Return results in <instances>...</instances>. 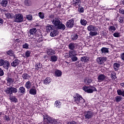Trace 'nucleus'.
Instances as JSON below:
<instances>
[{
    "label": "nucleus",
    "mask_w": 124,
    "mask_h": 124,
    "mask_svg": "<svg viewBox=\"0 0 124 124\" xmlns=\"http://www.w3.org/2000/svg\"><path fill=\"white\" fill-rule=\"evenodd\" d=\"M44 124H62V122L58 119H54L49 115H46L44 117Z\"/></svg>",
    "instance_id": "f257e3e1"
},
{
    "label": "nucleus",
    "mask_w": 124,
    "mask_h": 124,
    "mask_svg": "<svg viewBox=\"0 0 124 124\" xmlns=\"http://www.w3.org/2000/svg\"><path fill=\"white\" fill-rule=\"evenodd\" d=\"M82 90L87 93H93V92L97 91L96 88L93 86H84L82 87Z\"/></svg>",
    "instance_id": "f03ea898"
},
{
    "label": "nucleus",
    "mask_w": 124,
    "mask_h": 124,
    "mask_svg": "<svg viewBox=\"0 0 124 124\" xmlns=\"http://www.w3.org/2000/svg\"><path fill=\"white\" fill-rule=\"evenodd\" d=\"M0 66H3L5 69H8L10 67V63L7 60L0 59Z\"/></svg>",
    "instance_id": "7ed1b4c3"
},
{
    "label": "nucleus",
    "mask_w": 124,
    "mask_h": 124,
    "mask_svg": "<svg viewBox=\"0 0 124 124\" xmlns=\"http://www.w3.org/2000/svg\"><path fill=\"white\" fill-rule=\"evenodd\" d=\"M7 94L11 95L12 93H18V89L14 87H9L4 91Z\"/></svg>",
    "instance_id": "20e7f679"
},
{
    "label": "nucleus",
    "mask_w": 124,
    "mask_h": 124,
    "mask_svg": "<svg viewBox=\"0 0 124 124\" xmlns=\"http://www.w3.org/2000/svg\"><path fill=\"white\" fill-rule=\"evenodd\" d=\"M31 39H34L38 43L43 41V38L41 37V32L39 31L38 34H36L35 36H31Z\"/></svg>",
    "instance_id": "39448f33"
},
{
    "label": "nucleus",
    "mask_w": 124,
    "mask_h": 124,
    "mask_svg": "<svg viewBox=\"0 0 124 124\" xmlns=\"http://www.w3.org/2000/svg\"><path fill=\"white\" fill-rule=\"evenodd\" d=\"M74 101H75V102H77V103H78V102L83 103V102H85V100H84L83 97H82V96L77 93L76 96H74Z\"/></svg>",
    "instance_id": "423d86ee"
},
{
    "label": "nucleus",
    "mask_w": 124,
    "mask_h": 124,
    "mask_svg": "<svg viewBox=\"0 0 124 124\" xmlns=\"http://www.w3.org/2000/svg\"><path fill=\"white\" fill-rule=\"evenodd\" d=\"M15 21L16 23H22L24 19H23V15L17 14L15 16Z\"/></svg>",
    "instance_id": "0eeeda50"
},
{
    "label": "nucleus",
    "mask_w": 124,
    "mask_h": 124,
    "mask_svg": "<svg viewBox=\"0 0 124 124\" xmlns=\"http://www.w3.org/2000/svg\"><path fill=\"white\" fill-rule=\"evenodd\" d=\"M74 19H71L66 21L65 26L67 29H72L74 27Z\"/></svg>",
    "instance_id": "6e6552de"
},
{
    "label": "nucleus",
    "mask_w": 124,
    "mask_h": 124,
    "mask_svg": "<svg viewBox=\"0 0 124 124\" xmlns=\"http://www.w3.org/2000/svg\"><path fill=\"white\" fill-rule=\"evenodd\" d=\"M84 117L85 120H90L93 117V112L89 110L86 111L84 112Z\"/></svg>",
    "instance_id": "1a4fd4ad"
},
{
    "label": "nucleus",
    "mask_w": 124,
    "mask_h": 124,
    "mask_svg": "<svg viewBox=\"0 0 124 124\" xmlns=\"http://www.w3.org/2000/svg\"><path fill=\"white\" fill-rule=\"evenodd\" d=\"M29 33L31 39V36H35L36 34L39 33V31H37L36 28H32L30 30Z\"/></svg>",
    "instance_id": "9d476101"
},
{
    "label": "nucleus",
    "mask_w": 124,
    "mask_h": 124,
    "mask_svg": "<svg viewBox=\"0 0 124 124\" xmlns=\"http://www.w3.org/2000/svg\"><path fill=\"white\" fill-rule=\"evenodd\" d=\"M77 46H78V45H77V43L71 42L70 44H69L68 47L70 50H75V49L77 48Z\"/></svg>",
    "instance_id": "9b49d317"
},
{
    "label": "nucleus",
    "mask_w": 124,
    "mask_h": 124,
    "mask_svg": "<svg viewBox=\"0 0 124 124\" xmlns=\"http://www.w3.org/2000/svg\"><path fill=\"white\" fill-rule=\"evenodd\" d=\"M107 58L106 57H101L97 58V62L98 64H103L104 62H106Z\"/></svg>",
    "instance_id": "f8f14e48"
},
{
    "label": "nucleus",
    "mask_w": 124,
    "mask_h": 124,
    "mask_svg": "<svg viewBox=\"0 0 124 124\" xmlns=\"http://www.w3.org/2000/svg\"><path fill=\"white\" fill-rule=\"evenodd\" d=\"M81 3H82L81 0H73V5L76 8L80 7L81 6Z\"/></svg>",
    "instance_id": "ddd939ff"
},
{
    "label": "nucleus",
    "mask_w": 124,
    "mask_h": 124,
    "mask_svg": "<svg viewBox=\"0 0 124 124\" xmlns=\"http://www.w3.org/2000/svg\"><path fill=\"white\" fill-rule=\"evenodd\" d=\"M52 24L55 26L58 27L61 23V20L59 18H54L51 20Z\"/></svg>",
    "instance_id": "4468645a"
},
{
    "label": "nucleus",
    "mask_w": 124,
    "mask_h": 124,
    "mask_svg": "<svg viewBox=\"0 0 124 124\" xmlns=\"http://www.w3.org/2000/svg\"><path fill=\"white\" fill-rule=\"evenodd\" d=\"M42 68V64L40 62L36 63L35 64V70H38L39 71H41V69Z\"/></svg>",
    "instance_id": "2eb2a0df"
},
{
    "label": "nucleus",
    "mask_w": 124,
    "mask_h": 124,
    "mask_svg": "<svg viewBox=\"0 0 124 124\" xmlns=\"http://www.w3.org/2000/svg\"><path fill=\"white\" fill-rule=\"evenodd\" d=\"M96 29V26H93V25H90L87 27V30L89 31H95Z\"/></svg>",
    "instance_id": "dca6fc26"
},
{
    "label": "nucleus",
    "mask_w": 124,
    "mask_h": 124,
    "mask_svg": "<svg viewBox=\"0 0 124 124\" xmlns=\"http://www.w3.org/2000/svg\"><path fill=\"white\" fill-rule=\"evenodd\" d=\"M19 60L15 59L11 63V65L13 67H16L19 64Z\"/></svg>",
    "instance_id": "f3484780"
},
{
    "label": "nucleus",
    "mask_w": 124,
    "mask_h": 124,
    "mask_svg": "<svg viewBox=\"0 0 124 124\" xmlns=\"http://www.w3.org/2000/svg\"><path fill=\"white\" fill-rule=\"evenodd\" d=\"M69 58H72L75 56H77V51L76 50H70L69 51Z\"/></svg>",
    "instance_id": "a211bd4d"
},
{
    "label": "nucleus",
    "mask_w": 124,
    "mask_h": 124,
    "mask_svg": "<svg viewBox=\"0 0 124 124\" xmlns=\"http://www.w3.org/2000/svg\"><path fill=\"white\" fill-rule=\"evenodd\" d=\"M118 21L120 24H124V17L123 16H120L119 15L117 16Z\"/></svg>",
    "instance_id": "6ab92c4d"
},
{
    "label": "nucleus",
    "mask_w": 124,
    "mask_h": 124,
    "mask_svg": "<svg viewBox=\"0 0 124 124\" xmlns=\"http://www.w3.org/2000/svg\"><path fill=\"white\" fill-rule=\"evenodd\" d=\"M47 54L48 56H53V55H55V54H56V51L51 48H49L47 49Z\"/></svg>",
    "instance_id": "aec40b11"
},
{
    "label": "nucleus",
    "mask_w": 124,
    "mask_h": 124,
    "mask_svg": "<svg viewBox=\"0 0 124 124\" xmlns=\"http://www.w3.org/2000/svg\"><path fill=\"white\" fill-rule=\"evenodd\" d=\"M54 74L56 77H61L62 74V72L61 70L57 69L55 70Z\"/></svg>",
    "instance_id": "412c9836"
},
{
    "label": "nucleus",
    "mask_w": 124,
    "mask_h": 124,
    "mask_svg": "<svg viewBox=\"0 0 124 124\" xmlns=\"http://www.w3.org/2000/svg\"><path fill=\"white\" fill-rule=\"evenodd\" d=\"M18 93L22 94L26 93V89L25 88V87L23 86L19 87L18 89Z\"/></svg>",
    "instance_id": "4be33fe9"
},
{
    "label": "nucleus",
    "mask_w": 124,
    "mask_h": 124,
    "mask_svg": "<svg viewBox=\"0 0 124 124\" xmlns=\"http://www.w3.org/2000/svg\"><path fill=\"white\" fill-rule=\"evenodd\" d=\"M46 32H50L53 31V25L48 24L47 26L46 27Z\"/></svg>",
    "instance_id": "5701e85b"
},
{
    "label": "nucleus",
    "mask_w": 124,
    "mask_h": 124,
    "mask_svg": "<svg viewBox=\"0 0 124 124\" xmlns=\"http://www.w3.org/2000/svg\"><path fill=\"white\" fill-rule=\"evenodd\" d=\"M0 4L3 7H6L8 5V1L7 0H2L0 2Z\"/></svg>",
    "instance_id": "b1692460"
},
{
    "label": "nucleus",
    "mask_w": 124,
    "mask_h": 124,
    "mask_svg": "<svg viewBox=\"0 0 124 124\" xmlns=\"http://www.w3.org/2000/svg\"><path fill=\"white\" fill-rule=\"evenodd\" d=\"M80 61L83 62H88L90 61V58L87 56H83L81 58Z\"/></svg>",
    "instance_id": "393cba45"
},
{
    "label": "nucleus",
    "mask_w": 124,
    "mask_h": 124,
    "mask_svg": "<svg viewBox=\"0 0 124 124\" xmlns=\"http://www.w3.org/2000/svg\"><path fill=\"white\" fill-rule=\"evenodd\" d=\"M7 55L10 57H13L14 56L15 52L12 49H10L6 52Z\"/></svg>",
    "instance_id": "a878e982"
},
{
    "label": "nucleus",
    "mask_w": 124,
    "mask_h": 124,
    "mask_svg": "<svg viewBox=\"0 0 124 124\" xmlns=\"http://www.w3.org/2000/svg\"><path fill=\"white\" fill-rule=\"evenodd\" d=\"M57 28L59 30H62V31H64L65 30V25L62 23H60L58 26Z\"/></svg>",
    "instance_id": "bb28decb"
},
{
    "label": "nucleus",
    "mask_w": 124,
    "mask_h": 124,
    "mask_svg": "<svg viewBox=\"0 0 124 124\" xmlns=\"http://www.w3.org/2000/svg\"><path fill=\"white\" fill-rule=\"evenodd\" d=\"M80 23L81 26H87V24H88V21L85 19H81L80 20Z\"/></svg>",
    "instance_id": "cd10ccee"
},
{
    "label": "nucleus",
    "mask_w": 124,
    "mask_h": 124,
    "mask_svg": "<svg viewBox=\"0 0 124 124\" xmlns=\"http://www.w3.org/2000/svg\"><path fill=\"white\" fill-rule=\"evenodd\" d=\"M78 35L77 34H73L71 36V39L73 41H74L75 40H77L78 39Z\"/></svg>",
    "instance_id": "c85d7f7f"
},
{
    "label": "nucleus",
    "mask_w": 124,
    "mask_h": 124,
    "mask_svg": "<svg viewBox=\"0 0 124 124\" xmlns=\"http://www.w3.org/2000/svg\"><path fill=\"white\" fill-rule=\"evenodd\" d=\"M32 2H31V0H24V4L26 6H31Z\"/></svg>",
    "instance_id": "c756f323"
},
{
    "label": "nucleus",
    "mask_w": 124,
    "mask_h": 124,
    "mask_svg": "<svg viewBox=\"0 0 124 124\" xmlns=\"http://www.w3.org/2000/svg\"><path fill=\"white\" fill-rule=\"evenodd\" d=\"M50 62H57L58 61V56L56 55H52L50 56Z\"/></svg>",
    "instance_id": "7c9ffc66"
},
{
    "label": "nucleus",
    "mask_w": 124,
    "mask_h": 124,
    "mask_svg": "<svg viewBox=\"0 0 124 124\" xmlns=\"http://www.w3.org/2000/svg\"><path fill=\"white\" fill-rule=\"evenodd\" d=\"M113 66H114V69L115 70V71H117L118 70L119 67L121 66V64H120L118 63L115 62L113 64Z\"/></svg>",
    "instance_id": "2f4dec72"
},
{
    "label": "nucleus",
    "mask_w": 124,
    "mask_h": 124,
    "mask_svg": "<svg viewBox=\"0 0 124 124\" xmlns=\"http://www.w3.org/2000/svg\"><path fill=\"white\" fill-rule=\"evenodd\" d=\"M29 93L33 95H35L36 94V89H35V88H32L30 89L29 91Z\"/></svg>",
    "instance_id": "473e14b6"
},
{
    "label": "nucleus",
    "mask_w": 124,
    "mask_h": 124,
    "mask_svg": "<svg viewBox=\"0 0 124 124\" xmlns=\"http://www.w3.org/2000/svg\"><path fill=\"white\" fill-rule=\"evenodd\" d=\"M101 52L102 54H105L106 53H108V52H109V50H108V48L102 47L101 49Z\"/></svg>",
    "instance_id": "72a5a7b5"
},
{
    "label": "nucleus",
    "mask_w": 124,
    "mask_h": 124,
    "mask_svg": "<svg viewBox=\"0 0 124 124\" xmlns=\"http://www.w3.org/2000/svg\"><path fill=\"white\" fill-rule=\"evenodd\" d=\"M116 30H117V29H116V27L114 26H110L108 27L109 31H111V32H114Z\"/></svg>",
    "instance_id": "f704fd0d"
},
{
    "label": "nucleus",
    "mask_w": 124,
    "mask_h": 124,
    "mask_svg": "<svg viewBox=\"0 0 124 124\" xmlns=\"http://www.w3.org/2000/svg\"><path fill=\"white\" fill-rule=\"evenodd\" d=\"M50 36L54 37V36H57V35H58V31H57L53 30V31L50 32Z\"/></svg>",
    "instance_id": "c9c22d12"
},
{
    "label": "nucleus",
    "mask_w": 124,
    "mask_h": 124,
    "mask_svg": "<svg viewBox=\"0 0 124 124\" xmlns=\"http://www.w3.org/2000/svg\"><path fill=\"white\" fill-rule=\"evenodd\" d=\"M61 102L59 101H56L55 103V106L56 108H61Z\"/></svg>",
    "instance_id": "e433bc0d"
},
{
    "label": "nucleus",
    "mask_w": 124,
    "mask_h": 124,
    "mask_svg": "<svg viewBox=\"0 0 124 124\" xmlns=\"http://www.w3.org/2000/svg\"><path fill=\"white\" fill-rule=\"evenodd\" d=\"M31 84L30 81H27L26 83L25 84V87L27 88L28 90H29V89H31Z\"/></svg>",
    "instance_id": "4c0bfd02"
},
{
    "label": "nucleus",
    "mask_w": 124,
    "mask_h": 124,
    "mask_svg": "<svg viewBox=\"0 0 124 124\" xmlns=\"http://www.w3.org/2000/svg\"><path fill=\"white\" fill-rule=\"evenodd\" d=\"M117 92L118 95H122V96L124 97V91H123L121 90H118Z\"/></svg>",
    "instance_id": "58836bf2"
},
{
    "label": "nucleus",
    "mask_w": 124,
    "mask_h": 124,
    "mask_svg": "<svg viewBox=\"0 0 124 124\" xmlns=\"http://www.w3.org/2000/svg\"><path fill=\"white\" fill-rule=\"evenodd\" d=\"M10 99L13 102H17V101H18V99H17V98L15 96L10 97Z\"/></svg>",
    "instance_id": "ea45409f"
},
{
    "label": "nucleus",
    "mask_w": 124,
    "mask_h": 124,
    "mask_svg": "<svg viewBox=\"0 0 124 124\" xmlns=\"http://www.w3.org/2000/svg\"><path fill=\"white\" fill-rule=\"evenodd\" d=\"M26 18L28 20V21H31L32 20V15H27L26 16Z\"/></svg>",
    "instance_id": "a19ab883"
},
{
    "label": "nucleus",
    "mask_w": 124,
    "mask_h": 124,
    "mask_svg": "<svg viewBox=\"0 0 124 124\" xmlns=\"http://www.w3.org/2000/svg\"><path fill=\"white\" fill-rule=\"evenodd\" d=\"M51 79H50V78H46L45 80H44V84H45L46 85H47V84H49L50 82H51Z\"/></svg>",
    "instance_id": "79ce46f5"
},
{
    "label": "nucleus",
    "mask_w": 124,
    "mask_h": 124,
    "mask_svg": "<svg viewBox=\"0 0 124 124\" xmlns=\"http://www.w3.org/2000/svg\"><path fill=\"white\" fill-rule=\"evenodd\" d=\"M89 34L91 36H95V35H97V34H98V33H97V32H95L94 31H91L89 33Z\"/></svg>",
    "instance_id": "37998d69"
},
{
    "label": "nucleus",
    "mask_w": 124,
    "mask_h": 124,
    "mask_svg": "<svg viewBox=\"0 0 124 124\" xmlns=\"http://www.w3.org/2000/svg\"><path fill=\"white\" fill-rule=\"evenodd\" d=\"M5 16L8 19H10V18H12V16L11 15V14H10V13H5Z\"/></svg>",
    "instance_id": "c03bdc74"
},
{
    "label": "nucleus",
    "mask_w": 124,
    "mask_h": 124,
    "mask_svg": "<svg viewBox=\"0 0 124 124\" xmlns=\"http://www.w3.org/2000/svg\"><path fill=\"white\" fill-rule=\"evenodd\" d=\"M122 99V97H121V96H117L116 97H115V100L116 102H120V101H121Z\"/></svg>",
    "instance_id": "a18cd8bd"
},
{
    "label": "nucleus",
    "mask_w": 124,
    "mask_h": 124,
    "mask_svg": "<svg viewBox=\"0 0 124 124\" xmlns=\"http://www.w3.org/2000/svg\"><path fill=\"white\" fill-rule=\"evenodd\" d=\"M38 16L41 19H44V13H42V12H39L38 13Z\"/></svg>",
    "instance_id": "49530a36"
},
{
    "label": "nucleus",
    "mask_w": 124,
    "mask_h": 124,
    "mask_svg": "<svg viewBox=\"0 0 124 124\" xmlns=\"http://www.w3.org/2000/svg\"><path fill=\"white\" fill-rule=\"evenodd\" d=\"M22 78H31V75L25 73L22 75Z\"/></svg>",
    "instance_id": "de8ad7c7"
},
{
    "label": "nucleus",
    "mask_w": 124,
    "mask_h": 124,
    "mask_svg": "<svg viewBox=\"0 0 124 124\" xmlns=\"http://www.w3.org/2000/svg\"><path fill=\"white\" fill-rule=\"evenodd\" d=\"M92 79H85L84 80V83H85V84H86V85H89V84H91V83H92Z\"/></svg>",
    "instance_id": "09e8293b"
},
{
    "label": "nucleus",
    "mask_w": 124,
    "mask_h": 124,
    "mask_svg": "<svg viewBox=\"0 0 124 124\" xmlns=\"http://www.w3.org/2000/svg\"><path fill=\"white\" fill-rule=\"evenodd\" d=\"M78 11L79 12V13H84V12L85 11V9L83 7H81V8H78Z\"/></svg>",
    "instance_id": "8fccbe9b"
},
{
    "label": "nucleus",
    "mask_w": 124,
    "mask_h": 124,
    "mask_svg": "<svg viewBox=\"0 0 124 124\" xmlns=\"http://www.w3.org/2000/svg\"><path fill=\"white\" fill-rule=\"evenodd\" d=\"M31 56V51L30 50H27L25 52V57L26 58H29Z\"/></svg>",
    "instance_id": "3c124183"
},
{
    "label": "nucleus",
    "mask_w": 124,
    "mask_h": 124,
    "mask_svg": "<svg viewBox=\"0 0 124 124\" xmlns=\"http://www.w3.org/2000/svg\"><path fill=\"white\" fill-rule=\"evenodd\" d=\"M70 58H71V61L73 62H76L77 61H78V57H76V56H73Z\"/></svg>",
    "instance_id": "603ef678"
},
{
    "label": "nucleus",
    "mask_w": 124,
    "mask_h": 124,
    "mask_svg": "<svg viewBox=\"0 0 124 124\" xmlns=\"http://www.w3.org/2000/svg\"><path fill=\"white\" fill-rule=\"evenodd\" d=\"M22 48L24 49H29V44L28 43H25L23 45Z\"/></svg>",
    "instance_id": "864d4df0"
},
{
    "label": "nucleus",
    "mask_w": 124,
    "mask_h": 124,
    "mask_svg": "<svg viewBox=\"0 0 124 124\" xmlns=\"http://www.w3.org/2000/svg\"><path fill=\"white\" fill-rule=\"evenodd\" d=\"M113 35L114 37H120V36H121V35H120V33L117 32L114 33Z\"/></svg>",
    "instance_id": "5fc2aeb1"
},
{
    "label": "nucleus",
    "mask_w": 124,
    "mask_h": 124,
    "mask_svg": "<svg viewBox=\"0 0 124 124\" xmlns=\"http://www.w3.org/2000/svg\"><path fill=\"white\" fill-rule=\"evenodd\" d=\"M3 75H4L3 70L1 68H0V76H3Z\"/></svg>",
    "instance_id": "6e6d98bb"
},
{
    "label": "nucleus",
    "mask_w": 124,
    "mask_h": 124,
    "mask_svg": "<svg viewBox=\"0 0 124 124\" xmlns=\"http://www.w3.org/2000/svg\"><path fill=\"white\" fill-rule=\"evenodd\" d=\"M119 13H120V14H123V15H124V9L120 8L119 9Z\"/></svg>",
    "instance_id": "4d7b16f0"
},
{
    "label": "nucleus",
    "mask_w": 124,
    "mask_h": 124,
    "mask_svg": "<svg viewBox=\"0 0 124 124\" xmlns=\"http://www.w3.org/2000/svg\"><path fill=\"white\" fill-rule=\"evenodd\" d=\"M7 80L8 81V83H13V79L12 78H8L7 79Z\"/></svg>",
    "instance_id": "13d9d810"
},
{
    "label": "nucleus",
    "mask_w": 124,
    "mask_h": 124,
    "mask_svg": "<svg viewBox=\"0 0 124 124\" xmlns=\"http://www.w3.org/2000/svg\"><path fill=\"white\" fill-rule=\"evenodd\" d=\"M98 78H106V77L103 74H100L98 76Z\"/></svg>",
    "instance_id": "bf43d9fd"
},
{
    "label": "nucleus",
    "mask_w": 124,
    "mask_h": 124,
    "mask_svg": "<svg viewBox=\"0 0 124 124\" xmlns=\"http://www.w3.org/2000/svg\"><path fill=\"white\" fill-rule=\"evenodd\" d=\"M54 17H55V15H53V14L49 15L48 16V18L49 19H54Z\"/></svg>",
    "instance_id": "052dcab7"
},
{
    "label": "nucleus",
    "mask_w": 124,
    "mask_h": 124,
    "mask_svg": "<svg viewBox=\"0 0 124 124\" xmlns=\"http://www.w3.org/2000/svg\"><path fill=\"white\" fill-rule=\"evenodd\" d=\"M98 81L99 82H102L103 81H105V78H98Z\"/></svg>",
    "instance_id": "680f3d73"
},
{
    "label": "nucleus",
    "mask_w": 124,
    "mask_h": 124,
    "mask_svg": "<svg viewBox=\"0 0 124 124\" xmlns=\"http://www.w3.org/2000/svg\"><path fill=\"white\" fill-rule=\"evenodd\" d=\"M111 78H117V76H116V73H111Z\"/></svg>",
    "instance_id": "e2e57ef3"
},
{
    "label": "nucleus",
    "mask_w": 124,
    "mask_h": 124,
    "mask_svg": "<svg viewBox=\"0 0 124 124\" xmlns=\"http://www.w3.org/2000/svg\"><path fill=\"white\" fill-rule=\"evenodd\" d=\"M121 58L122 60H123V61H124V53L121 54Z\"/></svg>",
    "instance_id": "0e129e2a"
},
{
    "label": "nucleus",
    "mask_w": 124,
    "mask_h": 124,
    "mask_svg": "<svg viewBox=\"0 0 124 124\" xmlns=\"http://www.w3.org/2000/svg\"><path fill=\"white\" fill-rule=\"evenodd\" d=\"M3 24V19L2 18H0V26H1Z\"/></svg>",
    "instance_id": "69168bd1"
},
{
    "label": "nucleus",
    "mask_w": 124,
    "mask_h": 124,
    "mask_svg": "<svg viewBox=\"0 0 124 124\" xmlns=\"http://www.w3.org/2000/svg\"><path fill=\"white\" fill-rule=\"evenodd\" d=\"M5 120L7 121V122H9V121H10V118L8 116H6Z\"/></svg>",
    "instance_id": "338daca9"
},
{
    "label": "nucleus",
    "mask_w": 124,
    "mask_h": 124,
    "mask_svg": "<svg viewBox=\"0 0 124 124\" xmlns=\"http://www.w3.org/2000/svg\"><path fill=\"white\" fill-rule=\"evenodd\" d=\"M15 42H16V43H20V42H21V41L19 39H16L15 40Z\"/></svg>",
    "instance_id": "774afa93"
}]
</instances>
